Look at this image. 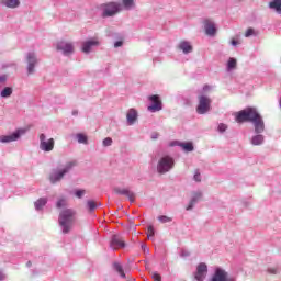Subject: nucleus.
<instances>
[{"mask_svg":"<svg viewBox=\"0 0 281 281\" xmlns=\"http://www.w3.org/2000/svg\"><path fill=\"white\" fill-rule=\"evenodd\" d=\"M76 223V211L65 209L59 213L58 224L61 227L63 234H69Z\"/></svg>","mask_w":281,"mask_h":281,"instance_id":"1","label":"nucleus"},{"mask_svg":"<svg viewBox=\"0 0 281 281\" xmlns=\"http://www.w3.org/2000/svg\"><path fill=\"white\" fill-rule=\"evenodd\" d=\"M258 110L256 108H246L235 114V120L238 124H244V122H256L258 120Z\"/></svg>","mask_w":281,"mask_h":281,"instance_id":"2","label":"nucleus"},{"mask_svg":"<svg viewBox=\"0 0 281 281\" xmlns=\"http://www.w3.org/2000/svg\"><path fill=\"white\" fill-rule=\"evenodd\" d=\"M121 4L117 2H108L100 5V10H102V16L103 19H106L109 16H115L120 12Z\"/></svg>","mask_w":281,"mask_h":281,"instance_id":"3","label":"nucleus"},{"mask_svg":"<svg viewBox=\"0 0 281 281\" xmlns=\"http://www.w3.org/2000/svg\"><path fill=\"white\" fill-rule=\"evenodd\" d=\"M199 104L196 106V113L199 115H205V113H210L212 109V99L210 97L200 94L198 97Z\"/></svg>","mask_w":281,"mask_h":281,"instance_id":"4","label":"nucleus"},{"mask_svg":"<svg viewBox=\"0 0 281 281\" xmlns=\"http://www.w3.org/2000/svg\"><path fill=\"white\" fill-rule=\"evenodd\" d=\"M173 166L175 160L170 156H164L158 161L157 171L159 172V175H166V172L172 170Z\"/></svg>","mask_w":281,"mask_h":281,"instance_id":"5","label":"nucleus"},{"mask_svg":"<svg viewBox=\"0 0 281 281\" xmlns=\"http://www.w3.org/2000/svg\"><path fill=\"white\" fill-rule=\"evenodd\" d=\"M74 166H76V161H70L66 165V167L63 170L53 172L49 176L50 182L57 183V181H60V179H63L65 175H67V172H69V170L74 168Z\"/></svg>","mask_w":281,"mask_h":281,"instance_id":"6","label":"nucleus"},{"mask_svg":"<svg viewBox=\"0 0 281 281\" xmlns=\"http://www.w3.org/2000/svg\"><path fill=\"white\" fill-rule=\"evenodd\" d=\"M56 144V140L54 138H48L45 136V134H40V148L44 153H52L54 150V146Z\"/></svg>","mask_w":281,"mask_h":281,"instance_id":"7","label":"nucleus"},{"mask_svg":"<svg viewBox=\"0 0 281 281\" xmlns=\"http://www.w3.org/2000/svg\"><path fill=\"white\" fill-rule=\"evenodd\" d=\"M149 101L151 102V105H149L147 110L150 111V113H157V111H161L162 103L161 99H159V95L154 94L149 97Z\"/></svg>","mask_w":281,"mask_h":281,"instance_id":"8","label":"nucleus"},{"mask_svg":"<svg viewBox=\"0 0 281 281\" xmlns=\"http://www.w3.org/2000/svg\"><path fill=\"white\" fill-rule=\"evenodd\" d=\"M57 50L63 52L65 56H69V54L74 53V44L67 41H60L57 43Z\"/></svg>","mask_w":281,"mask_h":281,"instance_id":"9","label":"nucleus"},{"mask_svg":"<svg viewBox=\"0 0 281 281\" xmlns=\"http://www.w3.org/2000/svg\"><path fill=\"white\" fill-rule=\"evenodd\" d=\"M21 135H25V130H18L11 135L2 136L0 142H2V144H10V142H16Z\"/></svg>","mask_w":281,"mask_h":281,"instance_id":"10","label":"nucleus"},{"mask_svg":"<svg viewBox=\"0 0 281 281\" xmlns=\"http://www.w3.org/2000/svg\"><path fill=\"white\" fill-rule=\"evenodd\" d=\"M212 281H234V279L229 278V274L225 270L217 268Z\"/></svg>","mask_w":281,"mask_h":281,"instance_id":"11","label":"nucleus"},{"mask_svg":"<svg viewBox=\"0 0 281 281\" xmlns=\"http://www.w3.org/2000/svg\"><path fill=\"white\" fill-rule=\"evenodd\" d=\"M110 247L112 249H123V247H126V243L122 236L114 235L110 241Z\"/></svg>","mask_w":281,"mask_h":281,"instance_id":"12","label":"nucleus"},{"mask_svg":"<svg viewBox=\"0 0 281 281\" xmlns=\"http://www.w3.org/2000/svg\"><path fill=\"white\" fill-rule=\"evenodd\" d=\"M27 60V74L32 75L34 74V67H36V63H38V59H36V55L34 53H29L26 56Z\"/></svg>","mask_w":281,"mask_h":281,"instance_id":"13","label":"nucleus"},{"mask_svg":"<svg viewBox=\"0 0 281 281\" xmlns=\"http://www.w3.org/2000/svg\"><path fill=\"white\" fill-rule=\"evenodd\" d=\"M206 276H207V265L200 263L196 268L195 280L204 281Z\"/></svg>","mask_w":281,"mask_h":281,"instance_id":"14","label":"nucleus"},{"mask_svg":"<svg viewBox=\"0 0 281 281\" xmlns=\"http://www.w3.org/2000/svg\"><path fill=\"white\" fill-rule=\"evenodd\" d=\"M115 194H121L123 196H127L128 201L131 203H135V193L128 189H120V188H114Z\"/></svg>","mask_w":281,"mask_h":281,"instance_id":"15","label":"nucleus"},{"mask_svg":"<svg viewBox=\"0 0 281 281\" xmlns=\"http://www.w3.org/2000/svg\"><path fill=\"white\" fill-rule=\"evenodd\" d=\"M100 45V41L98 38H92L90 41H87L82 44V52L83 54H89L91 52L92 47H98Z\"/></svg>","mask_w":281,"mask_h":281,"instance_id":"16","label":"nucleus"},{"mask_svg":"<svg viewBox=\"0 0 281 281\" xmlns=\"http://www.w3.org/2000/svg\"><path fill=\"white\" fill-rule=\"evenodd\" d=\"M204 30L207 36H214L216 34V26L210 20H205Z\"/></svg>","mask_w":281,"mask_h":281,"instance_id":"17","label":"nucleus"},{"mask_svg":"<svg viewBox=\"0 0 281 281\" xmlns=\"http://www.w3.org/2000/svg\"><path fill=\"white\" fill-rule=\"evenodd\" d=\"M252 124L256 133H262V131H265V121H262V116H260V114L257 120L252 122Z\"/></svg>","mask_w":281,"mask_h":281,"instance_id":"18","label":"nucleus"},{"mask_svg":"<svg viewBox=\"0 0 281 281\" xmlns=\"http://www.w3.org/2000/svg\"><path fill=\"white\" fill-rule=\"evenodd\" d=\"M126 119L130 125L135 124V122H137V110L130 109L126 114Z\"/></svg>","mask_w":281,"mask_h":281,"instance_id":"19","label":"nucleus"},{"mask_svg":"<svg viewBox=\"0 0 281 281\" xmlns=\"http://www.w3.org/2000/svg\"><path fill=\"white\" fill-rule=\"evenodd\" d=\"M201 199H203V194L201 192L194 193L189 205L187 206V210H192L194 207L195 203H198V201H201Z\"/></svg>","mask_w":281,"mask_h":281,"instance_id":"20","label":"nucleus"},{"mask_svg":"<svg viewBox=\"0 0 281 281\" xmlns=\"http://www.w3.org/2000/svg\"><path fill=\"white\" fill-rule=\"evenodd\" d=\"M179 49H182L183 54H190V52H192V45L190 42L183 41L179 44Z\"/></svg>","mask_w":281,"mask_h":281,"instance_id":"21","label":"nucleus"},{"mask_svg":"<svg viewBox=\"0 0 281 281\" xmlns=\"http://www.w3.org/2000/svg\"><path fill=\"white\" fill-rule=\"evenodd\" d=\"M269 8L271 10H276V12H278V14H281V0H272L269 3Z\"/></svg>","mask_w":281,"mask_h":281,"instance_id":"22","label":"nucleus"},{"mask_svg":"<svg viewBox=\"0 0 281 281\" xmlns=\"http://www.w3.org/2000/svg\"><path fill=\"white\" fill-rule=\"evenodd\" d=\"M1 3L7 8H19V0H1Z\"/></svg>","mask_w":281,"mask_h":281,"instance_id":"23","label":"nucleus"},{"mask_svg":"<svg viewBox=\"0 0 281 281\" xmlns=\"http://www.w3.org/2000/svg\"><path fill=\"white\" fill-rule=\"evenodd\" d=\"M47 205V198H41L35 202L36 210H43Z\"/></svg>","mask_w":281,"mask_h":281,"instance_id":"24","label":"nucleus"},{"mask_svg":"<svg viewBox=\"0 0 281 281\" xmlns=\"http://www.w3.org/2000/svg\"><path fill=\"white\" fill-rule=\"evenodd\" d=\"M113 267L119 276H121V278H126V273H124V268L122 267V265H120L119 262H114Z\"/></svg>","mask_w":281,"mask_h":281,"instance_id":"25","label":"nucleus"},{"mask_svg":"<svg viewBox=\"0 0 281 281\" xmlns=\"http://www.w3.org/2000/svg\"><path fill=\"white\" fill-rule=\"evenodd\" d=\"M262 142H265V137H262V135H257V136L252 137L251 144L254 146H260V144H262Z\"/></svg>","mask_w":281,"mask_h":281,"instance_id":"26","label":"nucleus"},{"mask_svg":"<svg viewBox=\"0 0 281 281\" xmlns=\"http://www.w3.org/2000/svg\"><path fill=\"white\" fill-rule=\"evenodd\" d=\"M180 146L187 153H192V150H194V145H192V143H182V144H180Z\"/></svg>","mask_w":281,"mask_h":281,"instance_id":"27","label":"nucleus"},{"mask_svg":"<svg viewBox=\"0 0 281 281\" xmlns=\"http://www.w3.org/2000/svg\"><path fill=\"white\" fill-rule=\"evenodd\" d=\"M10 95H12V88H4L1 92V98H10Z\"/></svg>","mask_w":281,"mask_h":281,"instance_id":"28","label":"nucleus"},{"mask_svg":"<svg viewBox=\"0 0 281 281\" xmlns=\"http://www.w3.org/2000/svg\"><path fill=\"white\" fill-rule=\"evenodd\" d=\"M77 139L79 144H88V137L85 134H77Z\"/></svg>","mask_w":281,"mask_h":281,"instance_id":"29","label":"nucleus"},{"mask_svg":"<svg viewBox=\"0 0 281 281\" xmlns=\"http://www.w3.org/2000/svg\"><path fill=\"white\" fill-rule=\"evenodd\" d=\"M123 5L125 10H131V8L135 7V2L133 0H123Z\"/></svg>","mask_w":281,"mask_h":281,"instance_id":"30","label":"nucleus"},{"mask_svg":"<svg viewBox=\"0 0 281 281\" xmlns=\"http://www.w3.org/2000/svg\"><path fill=\"white\" fill-rule=\"evenodd\" d=\"M87 206H88V210H90V212H93V210H95V207H98V204L95 203V201L89 200L87 202Z\"/></svg>","mask_w":281,"mask_h":281,"instance_id":"31","label":"nucleus"},{"mask_svg":"<svg viewBox=\"0 0 281 281\" xmlns=\"http://www.w3.org/2000/svg\"><path fill=\"white\" fill-rule=\"evenodd\" d=\"M237 61L235 58H229L227 63L228 69H236Z\"/></svg>","mask_w":281,"mask_h":281,"instance_id":"32","label":"nucleus"},{"mask_svg":"<svg viewBox=\"0 0 281 281\" xmlns=\"http://www.w3.org/2000/svg\"><path fill=\"white\" fill-rule=\"evenodd\" d=\"M158 221H160V223H170V221H172V218L166 216V215H160L158 217Z\"/></svg>","mask_w":281,"mask_h":281,"instance_id":"33","label":"nucleus"},{"mask_svg":"<svg viewBox=\"0 0 281 281\" xmlns=\"http://www.w3.org/2000/svg\"><path fill=\"white\" fill-rule=\"evenodd\" d=\"M155 236V228L153 226H148L147 228V237L153 238Z\"/></svg>","mask_w":281,"mask_h":281,"instance_id":"34","label":"nucleus"},{"mask_svg":"<svg viewBox=\"0 0 281 281\" xmlns=\"http://www.w3.org/2000/svg\"><path fill=\"white\" fill-rule=\"evenodd\" d=\"M86 192L87 191L81 189V190H77L75 194H76L77 199H82V196H85Z\"/></svg>","mask_w":281,"mask_h":281,"instance_id":"35","label":"nucleus"},{"mask_svg":"<svg viewBox=\"0 0 281 281\" xmlns=\"http://www.w3.org/2000/svg\"><path fill=\"white\" fill-rule=\"evenodd\" d=\"M56 205L58 209L65 207V205H67V201L65 199H60V200H58Z\"/></svg>","mask_w":281,"mask_h":281,"instance_id":"36","label":"nucleus"},{"mask_svg":"<svg viewBox=\"0 0 281 281\" xmlns=\"http://www.w3.org/2000/svg\"><path fill=\"white\" fill-rule=\"evenodd\" d=\"M113 144V139L111 137L103 139V146H111Z\"/></svg>","mask_w":281,"mask_h":281,"instance_id":"37","label":"nucleus"},{"mask_svg":"<svg viewBox=\"0 0 281 281\" xmlns=\"http://www.w3.org/2000/svg\"><path fill=\"white\" fill-rule=\"evenodd\" d=\"M218 131H220V133H225L227 131V125L221 123L218 125Z\"/></svg>","mask_w":281,"mask_h":281,"instance_id":"38","label":"nucleus"},{"mask_svg":"<svg viewBox=\"0 0 281 281\" xmlns=\"http://www.w3.org/2000/svg\"><path fill=\"white\" fill-rule=\"evenodd\" d=\"M246 38H249V36H254V29H248L245 33Z\"/></svg>","mask_w":281,"mask_h":281,"instance_id":"39","label":"nucleus"},{"mask_svg":"<svg viewBox=\"0 0 281 281\" xmlns=\"http://www.w3.org/2000/svg\"><path fill=\"white\" fill-rule=\"evenodd\" d=\"M153 279H154L155 281H161V274H159V273H157V272H154V273H153Z\"/></svg>","mask_w":281,"mask_h":281,"instance_id":"40","label":"nucleus"},{"mask_svg":"<svg viewBox=\"0 0 281 281\" xmlns=\"http://www.w3.org/2000/svg\"><path fill=\"white\" fill-rule=\"evenodd\" d=\"M194 181H198V183L201 182V173L199 171L194 175Z\"/></svg>","mask_w":281,"mask_h":281,"instance_id":"41","label":"nucleus"},{"mask_svg":"<svg viewBox=\"0 0 281 281\" xmlns=\"http://www.w3.org/2000/svg\"><path fill=\"white\" fill-rule=\"evenodd\" d=\"M211 87L210 86H204L203 89H202V93H207L211 91Z\"/></svg>","mask_w":281,"mask_h":281,"instance_id":"42","label":"nucleus"},{"mask_svg":"<svg viewBox=\"0 0 281 281\" xmlns=\"http://www.w3.org/2000/svg\"><path fill=\"white\" fill-rule=\"evenodd\" d=\"M124 43L122 41H117L114 43V47H122Z\"/></svg>","mask_w":281,"mask_h":281,"instance_id":"43","label":"nucleus"},{"mask_svg":"<svg viewBox=\"0 0 281 281\" xmlns=\"http://www.w3.org/2000/svg\"><path fill=\"white\" fill-rule=\"evenodd\" d=\"M142 249L144 254H148V247H146V245H142Z\"/></svg>","mask_w":281,"mask_h":281,"instance_id":"44","label":"nucleus"},{"mask_svg":"<svg viewBox=\"0 0 281 281\" xmlns=\"http://www.w3.org/2000/svg\"><path fill=\"white\" fill-rule=\"evenodd\" d=\"M5 280V274H3V272L0 271V281Z\"/></svg>","mask_w":281,"mask_h":281,"instance_id":"45","label":"nucleus"},{"mask_svg":"<svg viewBox=\"0 0 281 281\" xmlns=\"http://www.w3.org/2000/svg\"><path fill=\"white\" fill-rule=\"evenodd\" d=\"M232 45H234V46H236V45H238V42L236 41V40H232Z\"/></svg>","mask_w":281,"mask_h":281,"instance_id":"46","label":"nucleus"},{"mask_svg":"<svg viewBox=\"0 0 281 281\" xmlns=\"http://www.w3.org/2000/svg\"><path fill=\"white\" fill-rule=\"evenodd\" d=\"M0 82H5V76L0 77Z\"/></svg>","mask_w":281,"mask_h":281,"instance_id":"47","label":"nucleus"},{"mask_svg":"<svg viewBox=\"0 0 281 281\" xmlns=\"http://www.w3.org/2000/svg\"><path fill=\"white\" fill-rule=\"evenodd\" d=\"M158 136H159V134H155L151 137H153V139H157Z\"/></svg>","mask_w":281,"mask_h":281,"instance_id":"48","label":"nucleus"},{"mask_svg":"<svg viewBox=\"0 0 281 281\" xmlns=\"http://www.w3.org/2000/svg\"><path fill=\"white\" fill-rule=\"evenodd\" d=\"M26 267H32V261H27Z\"/></svg>","mask_w":281,"mask_h":281,"instance_id":"49","label":"nucleus"},{"mask_svg":"<svg viewBox=\"0 0 281 281\" xmlns=\"http://www.w3.org/2000/svg\"><path fill=\"white\" fill-rule=\"evenodd\" d=\"M72 115H78V111H74V112H72Z\"/></svg>","mask_w":281,"mask_h":281,"instance_id":"50","label":"nucleus"}]
</instances>
